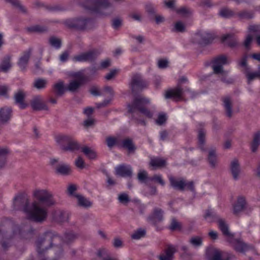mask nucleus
I'll return each mask as SVG.
<instances>
[{
	"mask_svg": "<svg viewBox=\"0 0 260 260\" xmlns=\"http://www.w3.org/2000/svg\"><path fill=\"white\" fill-rule=\"evenodd\" d=\"M62 239L55 232L48 231L36 242L38 257L39 260H58L63 254L60 245L57 243Z\"/></svg>",
	"mask_w": 260,
	"mask_h": 260,
	"instance_id": "1",
	"label": "nucleus"
},
{
	"mask_svg": "<svg viewBox=\"0 0 260 260\" xmlns=\"http://www.w3.org/2000/svg\"><path fill=\"white\" fill-rule=\"evenodd\" d=\"M35 235L36 230L30 224L14 225L10 221L5 220L0 224V238L12 240L14 244L30 240Z\"/></svg>",
	"mask_w": 260,
	"mask_h": 260,
	"instance_id": "2",
	"label": "nucleus"
},
{
	"mask_svg": "<svg viewBox=\"0 0 260 260\" xmlns=\"http://www.w3.org/2000/svg\"><path fill=\"white\" fill-rule=\"evenodd\" d=\"M13 209L23 211L28 219L37 223L45 221L48 216L47 208L41 207L37 201L30 205L28 198L21 194L14 198Z\"/></svg>",
	"mask_w": 260,
	"mask_h": 260,
	"instance_id": "3",
	"label": "nucleus"
},
{
	"mask_svg": "<svg viewBox=\"0 0 260 260\" xmlns=\"http://www.w3.org/2000/svg\"><path fill=\"white\" fill-rule=\"evenodd\" d=\"M149 103V100L141 95L135 96L131 102L127 103V113L130 115L131 119L137 124L145 125L146 122L141 118L140 114L149 118L152 117V113L147 108Z\"/></svg>",
	"mask_w": 260,
	"mask_h": 260,
	"instance_id": "4",
	"label": "nucleus"
},
{
	"mask_svg": "<svg viewBox=\"0 0 260 260\" xmlns=\"http://www.w3.org/2000/svg\"><path fill=\"white\" fill-rule=\"evenodd\" d=\"M32 195L38 201L37 202L41 207L46 208V207H50L55 204L52 193L47 189H36Z\"/></svg>",
	"mask_w": 260,
	"mask_h": 260,
	"instance_id": "5",
	"label": "nucleus"
},
{
	"mask_svg": "<svg viewBox=\"0 0 260 260\" xmlns=\"http://www.w3.org/2000/svg\"><path fill=\"white\" fill-rule=\"evenodd\" d=\"M129 85L132 93L136 95L146 88L148 83L141 74L136 73L132 76Z\"/></svg>",
	"mask_w": 260,
	"mask_h": 260,
	"instance_id": "6",
	"label": "nucleus"
},
{
	"mask_svg": "<svg viewBox=\"0 0 260 260\" xmlns=\"http://www.w3.org/2000/svg\"><path fill=\"white\" fill-rule=\"evenodd\" d=\"M108 0H85V7L92 13L105 15L103 10L110 7Z\"/></svg>",
	"mask_w": 260,
	"mask_h": 260,
	"instance_id": "7",
	"label": "nucleus"
},
{
	"mask_svg": "<svg viewBox=\"0 0 260 260\" xmlns=\"http://www.w3.org/2000/svg\"><path fill=\"white\" fill-rule=\"evenodd\" d=\"M187 92L189 94L190 98H193L196 94L191 91L189 88H185L184 90L180 86L167 90L165 94L166 99H172L176 101L183 100L184 98V92Z\"/></svg>",
	"mask_w": 260,
	"mask_h": 260,
	"instance_id": "8",
	"label": "nucleus"
},
{
	"mask_svg": "<svg viewBox=\"0 0 260 260\" xmlns=\"http://www.w3.org/2000/svg\"><path fill=\"white\" fill-rule=\"evenodd\" d=\"M212 63V68L214 74L225 75V72L223 70V66L229 63L226 55L222 54L217 56L213 59Z\"/></svg>",
	"mask_w": 260,
	"mask_h": 260,
	"instance_id": "9",
	"label": "nucleus"
},
{
	"mask_svg": "<svg viewBox=\"0 0 260 260\" xmlns=\"http://www.w3.org/2000/svg\"><path fill=\"white\" fill-rule=\"evenodd\" d=\"M100 53V51L98 50L93 49L74 56L73 58V60L75 62H92L96 59Z\"/></svg>",
	"mask_w": 260,
	"mask_h": 260,
	"instance_id": "10",
	"label": "nucleus"
},
{
	"mask_svg": "<svg viewBox=\"0 0 260 260\" xmlns=\"http://www.w3.org/2000/svg\"><path fill=\"white\" fill-rule=\"evenodd\" d=\"M90 20V19L85 18L68 19L65 21V24L69 28L84 30L86 28Z\"/></svg>",
	"mask_w": 260,
	"mask_h": 260,
	"instance_id": "11",
	"label": "nucleus"
},
{
	"mask_svg": "<svg viewBox=\"0 0 260 260\" xmlns=\"http://www.w3.org/2000/svg\"><path fill=\"white\" fill-rule=\"evenodd\" d=\"M232 247L237 252L243 253L249 249V246L240 239H235L234 237L227 240Z\"/></svg>",
	"mask_w": 260,
	"mask_h": 260,
	"instance_id": "12",
	"label": "nucleus"
},
{
	"mask_svg": "<svg viewBox=\"0 0 260 260\" xmlns=\"http://www.w3.org/2000/svg\"><path fill=\"white\" fill-rule=\"evenodd\" d=\"M222 106H223L225 115L231 118L233 116V100L230 95H225L221 98Z\"/></svg>",
	"mask_w": 260,
	"mask_h": 260,
	"instance_id": "13",
	"label": "nucleus"
},
{
	"mask_svg": "<svg viewBox=\"0 0 260 260\" xmlns=\"http://www.w3.org/2000/svg\"><path fill=\"white\" fill-rule=\"evenodd\" d=\"M193 39L195 43L201 45H207L212 41L213 37L209 33L200 31L196 34Z\"/></svg>",
	"mask_w": 260,
	"mask_h": 260,
	"instance_id": "14",
	"label": "nucleus"
},
{
	"mask_svg": "<svg viewBox=\"0 0 260 260\" xmlns=\"http://www.w3.org/2000/svg\"><path fill=\"white\" fill-rule=\"evenodd\" d=\"M229 170L233 179L238 180L241 173L240 164L238 159L234 158L231 161Z\"/></svg>",
	"mask_w": 260,
	"mask_h": 260,
	"instance_id": "15",
	"label": "nucleus"
},
{
	"mask_svg": "<svg viewBox=\"0 0 260 260\" xmlns=\"http://www.w3.org/2000/svg\"><path fill=\"white\" fill-rule=\"evenodd\" d=\"M164 211L159 208L153 209L152 212L148 217V221L153 224H156L163 220Z\"/></svg>",
	"mask_w": 260,
	"mask_h": 260,
	"instance_id": "16",
	"label": "nucleus"
},
{
	"mask_svg": "<svg viewBox=\"0 0 260 260\" xmlns=\"http://www.w3.org/2000/svg\"><path fill=\"white\" fill-rule=\"evenodd\" d=\"M115 175L122 177H131L132 176V169L130 165L121 164L115 168Z\"/></svg>",
	"mask_w": 260,
	"mask_h": 260,
	"instance_id": "17",
	"label": "nucleus"
},
{
	"mask_svg": "<svg viewBox=\"0 0 260 260\" xmlns=\"http://www.w3.org/2000/svg\"><path fill=\"white\" fill-rule=\"evenodd\" d=\"M30 105L32 109L36 111L48 110V109L47 106L40 95L34 96L30 101Z\"/></svg>",
	"mask_w": 260,
	"mask_h": 260,
	"instance_id": "18",
	"label": "nucleus"
},
{
	"mask_svg": "<svg viewBox=\"0 0 260 260\" xmlns=\"http://www.w3.org/2000/svg\"><path fill=\"white\" fill-rule=\"evenodd\" d=\"M32 51V49L29 48L28 50L24 51L22 55L19 58L17 64L22 71H24L26 70Z\"/></svg>",
	"mask_w": 260,
	"mask_h": 260,
	"instance_id": "19",
	"label": "nucleus"
},
{
	"mask_svg": "<svg viewBox=\"0 0 260 260\" xmlns=\"http://www.w3.org/2000/svg\"><path fill=\"white\" fill-rule=\"evenodd\" d=\"M247 208V203L245 198L243 197H238L237 202L233 207V213L236 215H238L242 211Z\"/></svg>",
	"mask_w": 260,
	"mask_h": 260,
	"instance_id": "20",
	"label": "nucleus"
},
{
	"mask_svg": "<svg viewBox=\"0 0 260 260\" xmlns=\"http://www.w3.org/2000/svg\"><path fill=\"white\" fill-rule=\"evenodd\" d=\"M218 226L222 234L226 237V240L234 237V235L230 233L229 225L223 219L220 218L217 220Z\"/></svg>",
	"mask_w": 260,
	"mask_h": 260,
	"instance_id": "21",
	"label": "nucleus"
},
{
	"mask_svg": "<svg viewBox=\"0 0 260 260\" xmlns=\"http://www.w3.org/2000/svg\"><path fill=\"white\" fill-rule=\"evenodd\" d=\"M175 252V248L172 245H169L158 256V258L159 260H173Z\"/></svg>",
	"mask_w": 260,
	"mask_h": 260,
	"instance_id": "22",
	"label": "nucleus"
},
{
	"mask_svg": "<svg viewBox=\"0 0 260 260\" xmlns=\"http://www.w3.org/2000/svg\"><path fill=\"white\" fill-rule=\"evenodd\" d=\"M70 214L65 211L56 210L53 213V219L57 222H64L68 221L69 220Z\"/></svg>",
	"mask_w": 260,
	"mask_h": 260,
	"instance_id": "23",
	"label": "nucleus"
},
{
	"mask_svg": "<svg viewBox=\"0 0 260 260\" xmlns=\"http://www.w3.org/2000/svg\"><path fill=\"white\" fill-rule=\"evenodd\" d=\"M171 186L174 189L180 191H184V179L183 178L177 179L175 177L170 176L169 177Z\"/></svg>",
	"mask_w": 260,
	"mask_h": 260,
	"instance_id": "24",
	"label": "nucleus"
},
{
	"mask_svg": "<svg viewBox=\"0 0 260 260\" xmlns=\"http://www.w3.org/2000/svg\"><path fill=\"white\" fill-rule=\"evenodd\" d=\"M55 172L57 174L66 176L71 173V169L69 165L60 162L55 166Z\"/></svg>",
	"mask_w": 260,
	"mask_h": 260,
	"instance_id": "25",
	"label": "nucleus"
},
{
	"mask_svg": "<svg viewBox=\"0 0 260 260\" xmlns=\"http://www.w3.org/2000/svg\"><path fill=\"white\" fill-rule=\"evenodd\" d=\"M12 115V109L7 107L0 109V122L5 123L9 121Z\"/></svg>",
	"mask_w": 260,
	"mask_h": 260,
	"instance_id": "26",
	"label": "nucleus"
},
{
	"mask_svg": "<svg viewBox=\"0 0 260 260\" xmlns=\"http://www.w3.org/2000/svg\"><path fill=\"white\" fill-rule=\"evenodd\" d=\"M25 97V93L21 90H19L14 95L15 102L18 104L19 107L22 109H25L27 105L24 102V99Z\"/></svg>",
	"mask_w": 260,
	"mask_h": 260,
	"instance_id": "27",
	"label": "nucleus"
},
{
	"mask_svg": "<svg viewBox=\"0 0 260 260\" xmlns=\"http://www.w3.org/2000/svg\"><path fill=\"white\" fill-rule=\"evenodd\" d=\"M12 55H6L4 57L0 65V71L7 73L12 67Z\"/></svg>",
	"mask_w": 260,
	"mask_h": 260,
	"instance_id": "28",
	"label": "nucleus"
},
{
	"mask_svg": "<svg viewBox=\"0 0 260 260\" xmlns=\"http://www.w3.org/2000/svg\"><path fill=\"white\" fill-rule=\"evenodd\" d=\"M206 132L205 129L201 128L199 130L198 134V143L199 148L203 151H206L207 149L205 147L206 142Z\"/></svg>",
	"mask_w": 260,
	"mask_h": 260,
	"instance_id": "29",
	"label": "nucleus"
},
{
	"mask_svg": "<svg viewBox=\"0 0 260 260\" xmlns=\"http://www.w3.org/2000/svg\"><path fill=\"white\" fill-rule=\"evenodd\" d=\"M250 150L252 152L255 153L257 151L260 145V132L257 131L253 135L252 140L250 144Z\"/></svg>",
	"mask_w": 260,
	"mask_h": 260,
	"instance_id": "30",
	"label": "nucleus"
},
{
	"mask_svg": "<svg viewBox=\"0 0 260 260\" xmlns=\"http://www.w3.org/2000/svg\"><path fill=\"white\" fill-rule=\"evenodd\" d=\"M34 5L36 8H44L46 10L51 12H58L62 10V8L59 6L45 5L44 4L39 1L35 2Z\"/></svg>",
	"mask_w": 260,
	"mask_h": 260,
	"instance_id": "31",
	"label": "nucleus"
},
{
	"mask_svg": "<svg viewBox=\"0 0 260 260\" xmlns=\"http://www.w3.org/2000/svg\"><path fill=\"white\" fill-rule=\"evenodd\" d=\"M96 255L101 258L102 260H119L117 257L112 256L108 250L105 248L98 250Z\"/></svg>",
	"mask_w": 260,
	"mask_h": 260,
	"instance_id": "32",
	"label": "nucleus"
},
{
	"mask_svg": "<svg viewBox=\"0 0 260 260\" xmlns=\"http://www.w3.org/2000/svg\"><path fill=\"white\" fill-rule=\"evenodd\" d=\"M71 136L63 134H59L55 137V140L58 145L59 146L61 149L63 150L68 141L70 140Z\"/></svg>",
	"mask_w": 260,
	"mask_h": 260,
	"instance_id": "33",
	"label": "nucleus"
},
{
	"mask_svg": "<svg viewBox=\"0 0 260 260\" xmlns=\"http://www.w3.org/2000/svg\"><path fill=\"white\" fill-rule=\"evenodd\" d=\"M126 149L129 153H134L136 149V147L133 143V140L130 138H126L123 140L121 143H120V146Z\"/></svg>",
	"mask_w": 260,
	"mask_h": 260,
	"instance_id": "34",
	"label": "nucleus"
},
{
	"mask_svg": "<svg viewBox=\"0 0 260 260\" xmlns=\"http://www.w3.org/2000/svg\"><path fill=\"white\" fill-rule=\"evenodd\" d=\"M66 87L64 86V82L60 81L55 83L53 86V91L57 96H61L64 93Z\"/></svg>",
	"mask_w": 260,
	"mask_h": 260,
	"instance_id": "35",
	"label": "nucleus"
},
{
	"mask_svg": "<svg viewBox=\"0 0 260 260\" xmlns=\"http://www.w3.org/2000/svg\"><path fill=\"white\" fill-rule=\"evenodd\" d=\"M257 71L254 72H249L246 71L245 72V76L248 84H251V82L255 79L260 80V65L258 66Z\"/></svg>",
	"mask_w": 260,
	"mask_h": 260,
	"instance_id": "36",
	"label": "nucleus"
},
{
	"mask_svg": "<svg viewBox=\"0 0 260 260\" xmlns=\"http://www.w3.org/2000/svg\"><path fill=\"white\" fill-rule=\"evenodd\" d=\"M204 217L205 219L209 222H217V220L220 218L218 215L211 209H208L205 211V214Z\"/></svg>",
	"mask_w": 260,
	"mask_h": 260,
	"instance_id": "37",
	"label": "nucleus"
},
{
	"mask_svg": "<svg viewBox=\"0 0 260 260\" xmlns=\"http://www.w3.org/2000/svg\"><path fill=\"white\" fill-rule=\"evenodd\" d=\"M84 82L82 81H77L76 80H71L66 87L67 90L72 92H76L83 84Z\"/></svg>",
	"mask_w": 260,
	"mask_h": 260,
	"instance_id": "38",
	"label": "nucleus"
},
{
	"mask_svg": "<svg viewBox=\"0 0 260 260\" xmlns=\"http://www.w3.org/2000/svg\"><path fill=\"white\" fill-rule=\"evenodd\" d=\"M221 40L225 42L230 47H234L237 45V41L232 34H228L222 37Z\"/></svg>",
	"mask_w": 260,
	"mask_h": 260,
	"instance_id": "39",
	"label": "nucleus"
},
{
	"mask_svg": "<svg viewBox=\"0 0 260 260\" xmlns=\"http://www.w3.org/2000/svg\"><path fill=\"white\" fill-rule=\"evenodd\" d=\"M80 149L79 145L71 137L70 140L68 141L65 147L63 148L64 151H74Z\"/></svg>",
	"mask_w": 260,
	"mask_h": 260,
	"instance_id": "40",
	"label": "nucleus"
},
{
	"mask_svg": "<svg viewBox=\"0 0 260 260\" xmlns=\"http://www.w3.org/2000/svg\"><path fill=\"white\" fill-rule=\"evenodd\" d=\"M150 165L154 169L164 167L166 165V160L160 157L151 158Z\"/></svg>",
	"mask_w": 260,
	"mask_h": 260,
	"instance_id": "41",
	"label": "nucleus"
},
{
	"mask_svg": "<svg viewBox=\"0 0 260 260\" xmlns=\"http://www.w3.org/2000/svg\"><path fill=\"white\" fill-rule=\"evenodd\" d=\"M207 160L212 168H215L217 164V157L215 149H212L208 152Z\"/></svg>",
	"mask_w": 260,
	"mask_h": 260,
	"instance_id": "42",
	"label": "nucleus"
},
{
	"mask_svg": "<svg viewBox=\"0 0 260 260\" xmlns=\"http://www.w3.org/2000/svg\"><path fill=\"white\" fill-rule=\"evenodd\" d=\"M76 199L78 201V205L80 207L87 208L91 207L92 205V202L81 194L76 196Z\"/></svg>",
	"mask_w": 260,
	"mask_h": 260,
	"instance_id": "43",
	"label": "nucleus"
},
{
	"mask_svg": "<svg viewBox=\"0 0 260 260\" xmlns=\"http://www.w3.org/2000/svg\"><path fill=\"white\" fill-rule=\"evenodd\" d=\"M9 153L10 150L8 148H0V169L5 166L7 156Z\"/></svg>",
	"mask_w": 260,
	"mask_h": 260,
	"instance_id": "44",
	"label": "nucleus"
},
{
	"mask_svg": "<svg viewBox=\"0 0 260 260\" xmlns=\"http://www.w3.org/2000/svg\"><path fill=\"white\" fill-rule=\"evenodd\" d=\"M237 13L228 8H222L219 12V15L224 18H230L236 15Z\"/></svg>",
	"mask_w": 260,
	"mask_h": 260,
	"instance_id": "45",
	"label": "nucleus"
},
{
	"mask_svg": "<svg viewBox=\"0 0 260 260\" xmlns=\"http://www.w3.org/2000/svg\"><path fill=\"white\" fill-rule=\"evenodd\" d=\"M239 19H250L254 17V13L252 11L244 10L237 13Z\"/></svg>",
	"mask_w": 260,
	"mask_h": 260,
	"instance_id": "46",
	"label": "nucleus"
},
{
	"mask_svg": "<svg viewBox=\"0 0 260 260\" xmlns=\"http://www.w3.org/2000/svg\"><path fill=\"white\" fill-rule=\"evenodd\" d=\"M47 30L46 26L40 25H33L27 28V30L31 33H41L46 31Z\"/></svg>",
	"mask_w": 260,
	"mask_h": 260,
	"instance_id": "47",
	"label": "nucleus"
},
{
	"mask_svg": "<svg viewBox=\"0 0 260 260\" xmlns=\"http://www.w3.org/2000/svg\"><path fill=\"white\" fill-rule=\"evenodd\" d=\"M77 238V235L73 232H66L62 238L63 241L69 244L74 241Z\"/></svg>",
	"mask_w": 260,
	"mask_h": 260,
	"instance_id": "48",
	"label": "nucleus"
},
{
	"mask_svg": "<svg viewBox=\"0 0 260 260\" xmlns=\"http://www.w3.org/2000/svg\"><path fill=\"white\" fill-rule=\"evenodd\" d=\"M138 179L141 182L145 183L146 185H149L150 177L148 176V173L145 170H140L138 173Z\"/></svg>",
	"mask_w": 260,
	"mask_h": 260,
	"instance_id": "49",
	"label": "nucleus"
},
{
	"mask_svg": "<svg viewBox=\"0 0 260 260\" xmlns=\"http://www.w3.org/2000/svg\"><path fill=\"white\" fill-rule=\"evenodd\" d=\"M81 151L89 159H94L95 158L96 154L95 152L87 146L82 147Z\"/></svg>",
	"mask_w": 260,
	"mask_h": 260,
	"instance_id": "50",
	"label": "nucleus"
},
{
	"mask_svg": "<svg viewBox=\"0 0 260 260\" xmlns=\"http://www.w3.org/2000/svg\"><path fill=\"white\" fill-rule=\"evenodd\" d=\"M186 30V27L185 24L181 21L176 22L174 26V27L172 29L173 32H183Z\"/></svg>",
	"mask_w": 260,
	"mask_h": 260,
	"instance_id": "51",
	"label": "nucleus"
},
{
	"mask_svg": "<svg viewBox=\"0 0 260 260\" xmlns=\"http://www.w3.org/2000/svg\"><path fill=\"white\" fill-rule=\"evenodd\" d=\"M106 144L109 148H112L114 145L120 146L119 141L118 138L113 137H108L106 139Z\"/></svg>",
	"mask_w": 260,
	"mask_h": 260,
	"instance_id": "52",
	"label": "nucleus"
},
{
	"mask_svg": "<svg viewBox=\"0 0 260 260\" xmlns=\"http://www.w3.org/2000/svg\"><path fill=\"white\" fill-rule=\"evenodd\" d=\"M47 81L45 79H38L34 82V86L38 89H44L46 87Z\"/></svg>",
	"mask_w": 260,
	"mask_h": 260,
	"instance_id": "53",
	"label": "nucleus"
},
{
	"mask_svg": "<svg viewBox=\"0 0 260 260\" xmlns=\"http://www.w3.org/2000/svg\"><path fill=\"white\" fill-rule=\"evenodd\" d=\"M189 243L194 247H198L202 245L203 239L200 236L191 237L189 240Z\"/></svg>",
	"mask_w": 260,
	"mask_h": 260,
	"instance_id": "54",
	"label": "nucleus"
},
{
	"mask_svg": "<svg viewBox=\"0 0 260 260\" xmlns=\"http://www.w3.org/2000/svg\"><path fill=\"white\" fill-rule=\"evenodd\" d=\"M49 42L52 46L55 47L56 49H59L61 47V41L58 38L51 37L49 40Z\"/></svg>",
	"mask_w": 260,
	"mask_h": 260,
	"instance_id": "55",
	"label": "nucleus"
},
{
	"mask_svg": "<svg viewBox=\"0 0 260 260\" xmlns=\"http://www.w3.org/2000/svg\"><path fill=\"white\" fill-rule=\"evenodd\" d=\"M146 234V231L144 229H139L132 235L131 237L133 239H139L144 237Z\"/></svg>",
	"mask_w": 260,
	"mask_h": 260,
	"instance_id": "56",
	"label": "nucleus"
},
{
	"mask_svg": "<svg viewBox=\"0 0 260 260\" xmlns=\"http://www.w3.org/2000/svg\"><path fill=\"white\" fill-rule=\"evenodd\" d=\"M177 13L181 15L183 17H188L191 14V10L186 7H181L176 10Z\"/></svg>",
	"mask_w": 260,
	"mask_h": 260,
	"instance_id": "57",
	"label": "nucleus"
},
{
	"mask_svg": "<svg viewBox=\"0 0 260 260\" xmlns=\"http://www.w3.org/2000/svg\"><path fill=\"white\" fill-rule=\"evenodd\" d=\"M76 190L77 186L75 184H71L68 186L67 192L70 197H73L76 198V196L78 195L75 192Z\"/></svg>",
	"mask_w": 260,
	"mask_h": 260,
	"instance_id": "58",
	"label": "nucleus"
},
{
	"mask_svg": "<svg viewBox=\"0 0 260 260\" xmlns=\"http://www.w3.org/2000/svg\"><path fill=\"white\" fill-rule=\"evenodd\" d=\"M169 229L171 231L180 230L181 229V224L180 222H178L176 219L173 218L172 219Z\"/></svg>",
	"mask_w": 260,
	"mask_h": 260,
	"instance_id": "59",
	"label": "nucleus"
},
{
	"mask_svg": "<svg viewBox=\"0 0 260 260\" xmlns=\"http://www.w3.org/2000/svg\"><path fill=\"white\" fill-rule=\"evenodd\" d=\"M145 9L146 12L148 13L151 18L153 17V16L156 14L155 9L152 4H147L145 6Z\"/></svg>",
	"mask_w": 260,
	"mask_h": 260,
	"instance_id": "60",
	"label": "nucleus"
},
{
	"mask_svg": "<svg viewBox=\"0 0 260 260\" xmlns=\"http://www.w3.org/2000/svg\"><path fill=\"white\" fill-rule=\"evenodd\" d=\"M149 182L150 181H154V182L158 183L162 186H164L165 184V182L164 181V180L162 179L161 175H154L152 177H150V178H149Z\"/></svg>",
	"mask_w": 260,
	"mask_h": 260,
	"instance_id": "61",
	"label": "nucleus"
},
{
	"mask_svg": "<svg viewBox=\"0 0 260 260\" xmlns=\"http://www.w3.org/2000/svg\"><path fill=\"white\" fill-rule=\"evenodd\" d=\"M248 29L250 32L253 33L256 37L260 34V25H251L249 26Z\"/></svg>",
	"mask_w": 260,
	"mask_h": 260,
	"instance_id": "62",
	"label": "nucleus"
},
{
	"mask_svg": "<svg viewBox=\"0 0 260 260\" xmlns=\"http://www.w3.org/2000/svg\"><path fill=\"white\" fill-rule=\"evenodd\" d=\"M167 120L166 115L164 113H161L158 115V118L156 120V122L158 125H162Z\"/></svg>",
	"mask_w": 260,
	"mask_h": 260,
	"instance_id": "63",
	"label": "nucleus"
},
{
	"mask_svg": "<svg viewBox=\"0 0 260 260\" xmlns=\"http://www.w3.org/2000/svg\"><path fill=\"white\" fill-rule=\"evenodd\" d=\"M118 200L121 203H127L129 201L128 195L125 193L119 195Z\"/></svg>",
	"mask_w": 260,
	"mask_h": 260,
	"instance_id": "64",
	"label": "nucleus"
}]
</instances>
